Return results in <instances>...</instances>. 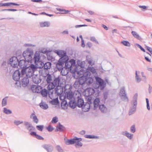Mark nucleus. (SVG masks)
Masks as SVG:
<instances>
[{
    "label": "nucleus",
    "mask_w": 152,
    "mask_h": 152,
    "mask_svg": "<svg viewBox=\"0 0 152 152\" xmlns=\"http://www.w3.org/2000/svg\"><path fill=\"white\" fill-rule=\"evenodd\" d=\"M77 64L81 68L84 67L85 65V62L84 61H81L80 60H78L77 61Z\"/></svg>",
    "instance_id": "nucleus-45"
},
{
    "label": "nucleus",
    "mask_w": 152,
    "mask_h": 152,
    "mask_svg": "<svg viewBox=\"0 0 152 152\" xmlns=\"http://www.w3.org/2000/svg\"><path fill=\"white\" fill-rule=\"evenodd\" d=\"M31 90L33 92L39 93L41 90V87L37 85H33L31 87Z\"/></svg>",
    "instance_id": "nucleus-16"
},
{
    "label": "nucleus",
    "mask_w": 152,
    "mask_h": 152,
    "mask_svg": "<svg viewBox=\"0 0 152 152\" xmlns=\"http://www.w3.org/2000/svg\"><path fill=\"white\" fill-rule=\"evenodd\" d=\"M24 124L28 130L30 131L35 130V128L34 127L29 123L25 121L24 122Z\"/></svg>",
    "instance_id": "nucleus-18"
},
{
    "label": "nucleus",
    "mask_w": 152,
    "mask_h": 152,
    "mask_svg": "<svg viewBox=\"0 0 152 152\" xmlns=\"http://www.w3.org/2000/svg\"><path fill=\"white\" fill-rule=\"evenodd\" d=\"M66 94L67 98L70 100H71L73 97V94L72 92L71 91L68 92Z\"/></svg>",
    "instance_id": "nucleus-41"
},
{
    "label": "nucleus",
    "mask_w": 152,
    "mask_h": 152,
    "mask_svg": "<svg viewBox=\"0 0 152 152\" xmlns=\"http://www.w3.org/2000/svg\"><path fill=\"white\" fill-rule=\"evenodd\" d=\"M50 103L53 104L57 105L58 103V98H56L50 101Z\"/></svg>",
    "instance_id": "nucleus-47"
},
{
    "label": "nucleus",
    "mask_w": 152,
    "mask_h": 152,
    "mask_svg": "<svg viewBox=\"0 0 152 152\" xmlns=\"http://www.w3.org/2000/svg\"><path fill=\"white\" fill-rule=\"evenodd\" d=\"M130 131L132 133H134L135 132V128L134 125H132L130 127Z\"/></svg>",
    "instance_id": "nucleus-59"
},
{
    "label": "nucleus",
    "mask_w": 152,
    "mask_h": 152,
    "mask_svg": "<svg viewBox=\"0 0 152 152\" xmlns=\"http://www.w3.org/2000/svg\"><path fill=\"white\" fill-rule=\"evenodd\" d=\"M99 102L100 100L99 98H96L94 100V110L96 109L98 107Z\"/></svg>",
    "instance_id": "nucleus-32"
},
{
    "label": "nucleus",
    "mask_w": 152,
    "mask_h": 152,
    "mask_svg": "<svg viewBox=\"0 0 152 152\" xmlns=\"http://www.w3.org/2000/svg\"><path fill=\"white\" fill-rule=\"evenodd\" d=\"M146 100L147 104V109L149 110H150V107L149 104V100L147 98H146Z\"/></svg>",
    "instance_id": "nucleus-62"
},
{
    "label": "nucleus",
    "mask_w": 152,
    "mask_h": 152,
    "mask_svg": "<svg viewBox=\"0 0 152 152\" xmlns=\"http://www.w3.org/2000/svg\"><path fill=\"white\" fill-rule=\"evenodd\" d=\"M30 117V118L32 119L33 121L36 124L38 123L39 120L37 116L35 115L34 112L31 114Z\"/></svg>",
    "instance_id": "nucleus-28"
},
{
    "label": "nucleus",
    "mask_w": 152,
    "mask_h": 152,
    "mask_svg": "<svg viewBox=\"0 0 152 152\" xmlns=\"http://www.w3.org/2000/svg\"><path fill=\"white\" fill-rule=\"evenodd\" d=\"M88 63L91 65H93L94 64V61L91 60H87Z\"/></svg>",
    "instance_id": "nucleus-63"
},
{
    "label": "nucleus",
    "mask_w": 152,
    "mask_h": 152,
    "mask_svg": "<svg viewBox=\"0 0 152 152\" xmlns=\"http://www.w3.org/2000/svg\"><path fill=\"white\" fill-rule=\"evenodd\" d=\"M135 79L137 83H139L141 81V79L140 76L138 75L137 71L135 72Z\"/></svg>",
    "instance_id": "nucleus-48"
},
{
    "label": "nucleus",
    "mask_w": 152,
    "mask_h": 152,
    "mask_svg": "<svg viewBox=\"0 0 152 152\" xmlns=\"http://www.w3.org/2000/svg\"><path fill=\"white\" fill-rule=\"evenodd\" d=\"M56 88H55V92L58 95H61L63 93V88L61 86H55Z\"/></svg>",
    "instance_id": "nucleus-17"
},
{
    "label": "nucleus",
    "mask_w": 152,
    "mask_h": 152,
    "mask_svg": "<svg viewBox=\"0 0 152 152\" xmlns=\"http://www.w3.org/2000/svg\"><path fill=\"white\" fill-rule=\"evenodd\" d=\"M40 25L41 27H48L50 26V23L48 21L42 22L40 23Z\"/></svg>",
    "instance_id": "nucleus-36"
},
{
    "label": "nucleus",
    "mask_w": 152,
    "mask_h": 152,
    "mask_svg": "<svg viewBox=\"0 0 152 152\" xmlns=\"http://www.w3.org/2000/svg\"><path fill=\"white\" fill-rule=\"evenodd\" d=\"M126 94L125 90V87L123 86L121 88L120 92V95Z\"/></svg>",
    "instance_id": "nucleus-52"
},
{
    "label": "nucleus",
    "mask_w": 152,
    "mask_h": 152,
    "mask_svg": "<svg viewBox=\"0 0 152 152\" xmlns=\"http://www.w3.org/2000/svg\"><path fill=\"white\" fill-rule=\"evenodd\" d=\"M40 107L42 109L46 110L48 108V104L45 102H42L39 104Z\"/></svg>",
    "instance_id": "nucleus-37"
},
{
    "label": "nucleus",
    "mask_w": 152,
    "mask_h": 152,
    "mask_svg": "<svg viewBox=\"0 0 152 152\" xmlns=\"http://www.w3.org/2000/svg\"><path fill=\"white\" fill-rule=\"evenodd\" d=\"M133 36L135 38L140 40L141 39V37L138 33L136 31H132L131 32Z\"/></svg>",
    "instance_id": "nucleus-35"
},
{
    "label": "nucleus",
    "mask_w": 152,
    "mask_h": 152,
    "mask_svg": "<svg viewBox=\"0 0 152 152\" xmlns=\"http://www.w3.org/2000/svg\"><path fill=\"white\" fill-rule=\"evenodd\" d=\"M33 60L34 61L35 64L37 65L39 64H40L41 62L39 61L40 60V53L39 51H37L35 53Z\"/></svg>",
    "instance_id": "nucleus-11"
},
{
    "label": "nucleus",
    "mask_w": 152,
    "mask_h": 152,
    "mask_svg": "<svg viewBox=\"0 0 152 152\" xmlns=\"http://www.w3.org/2000/svg\"><path fill=\"white\" fill-rule=\"evenodd\" d=\"M30 134L33 136L34 137L40 140H44V138L42 136L37 134L36 132H31Z\"/></svg>",
    "instance_id": "nucleus-30"
},
{
    "label": "nucleus",
    "mask_w": 152,
    "mask_h": 152,
    "mask_svg": "<svg viewBox=\"0 0 152 152\" xmlns=\"http://www.w3.org/2000/svg\"><path fill=\"white\" fill-rule=\"evenodd\" d=\"M9 64L13 67H17L18 66L19 60L17 57L13 56L10 59Z\"/></svg>",
    "instance_id": "nucleus-10"
},
{
    "label": "nucleus",
    "mask_w": 152,
    "mask_h": 152,
    "mask_svg": "<svg viewBox=\"0 0 152 152\" xmlns=\"http://www.w3.org/2000/svg\"><path fill=\"white\" fill-rule=\"evenodd\" d=\"M54 52L56 53L61 58L64 57L65 56L67 57L68 60L69 58L68 56L66 55V53L65 51L61 50H56L54 51Z\"/></svg>",
    "instance_id": "nucleus-12"
},
{
    "label": "nucleus",
    "mask_w": 152,
    "mask_h": 152,
    "mask_svg": "<svg viewBox=\"0 0 152 152\" xmlns=\"http://www.w3.org/2000/svg\"><path fill=\"white\" fill-rule=\"evenodd\" d=\"M76 142L75 137L73 139L65 140V143L67 145L74 144Z\"/></svg>",
    "instance_id": "nucleus-29"
},
{
    "label": "nucleus",
    "mask_w": 152,
    "mask_h": 152,
    "mask_svg": "<svg viewBox=\"0 0 152 152\" xmlns=\"http://www.w3.org/2000/svg\"><path fill=\"white\" fill-rule=\"evenodd\" d=\"M84 101L83 99L81 98L78 99L77 103V106L79 107H81L82 105L84 104Z\"/></svg>",
    "instance_id": "nucleus-33"
},
{
    "label": "nucleus",
    "mask_w": 152,
    "mask_h": 152,
    "mask_svg": "<svg viewBox=\"0 0 152 152\" xmlns=\"http://www.w3.org/2000/svg\"><path fill=\"white\" fill-rule=\"evenodd\" d=\"M94 77L97 84L98 85V86L96 87V88H99L101 90H103L106 86V83L102 79L99 77L95 76Z\"/></svg>",
    "instance_id": "nucleus-9"
},
{
    "label": "nucleus",
    "mask_w": 152,
    "mask_h": 152,
    "mask_svg": "<svg viewBox=\"0 0 152 152\" xmlns=\"http://www.w3.org/2000/svg\"><path fill=\"white\" fill-rule=\"evenodd\" d=\"M90 104L89 102H86L82 105L81 107L82 108V110L84 112L88 111L90 108Z\"/></svg>",
    "instance_id": "nucleus-20"
},
{
    "label": "nucleus",
    "mask_w": 152,
    "mask_h": 152,
    "mask_svg": "<svg viewBox=\"0 0 152 152\" xmlns=\"http://www.w3.org/2000/svg\"><path fill=\"white\" fill-rule=\"evenodd\" d=\"M70 107L73 108H75L76 106V103L74 100H70L69 102Z\"/></svg>",
    "instance_id": "nucleus-34"
},
{
    "label": "nucleus",
    "mask_w": 152,
    "mask_h": 152,
    "mask_svg": "<svg viewBox=\"0 0 152 152\" xmlns=\"http://www.w3.org/2000/svg\"><path fill=\"white\" fill-rule=\"evenodd\" d=\"M56 148L58 152H64L63 151L62 148L59 145H56Z\"/></svg>",
    "instance_id": "nucleus-55"
},
{
    "label": "nucleus",
    "mask_w": 152,
    "mask_h": 152,
    "mask_svg": "<svg viewBox=\"0 0 152 152\" xmlns=\"http://www.w3.org/2000/svg\"><path fill=\"white\" fill-rule=\"evenodd\" d=\"M57 9L58 11H60L61 14H67L69 12L68 10H63L58 8H57Z\"/></svg>",
    "instance_id": "nucleus-53"
},
{
    "label": "nucleus",
    "mask_w": 152,
    "mask_h": 152,
    "mask_svg": "<svg viewBox=\"0 0 152 152\" xmlns=\"http://www.w3.org/2000/svg\"><path fill=\"white\" fill-rule=\"evenodd\" d=\"M80 85H81L80 84L79 81L78 80H76L74 83V86L76 88H77Z\"/></svg>",
    "instance_id": "nucleus-54"
},
{
    "label": "nucleus",
    "mask_w": 152,
    "mask_h": 152,
    "mask_svg": "<svg viewBox=\"0 0 152 152\" xmlns=\"http://www.w3.org/2000/svg\"><path fill=\"white\" fill-rule=\"evenodd\" d=\"M67 102L65 100L62 101L61 103V106L62 108L64 109H66L67 108Z\"/></svg>",
    "instance_id": "nucleus-38"
},
{
    "label": "nucleus",
    "mask_w": 152,
    "mask_h": 152,
    "mask_svg": "<svg viewBox=\"0 0 152 152\" xmlns=\"http://www.w3.org/2000/svg\"><path fill=\"white\" fill-rule=\"evenodd\" d=\"M3 112L7 114H9L12 113V112L11 110L7 109L5 107L4 108Z\"/></svg>",
    "instance_id": "nucleus-50"
},
{
    "label": "nucleus",
    "mask_w": 152,
    "mask_h": 152,
    "mask_svg": "<svg viewBox=\"0 0 152 152\" xmlns=\"http://www.w3.org/2000/svg\"><path fill=\"white\" fill-rule=\"evenodd\" d=\"M8 98V96H6L2 99L1 102L2 107L5 106L7 105Z\"/></svg>",
    "instance_id": "nucleus-42"
},
{
    "label": "nucleus",
    "mask_w": 152,
    "mask_h": 152,
    "mask_svg": "<svg viewBox=\"0 0 152 152\" xmlns=\"http://www.w3.org/2000/svg\"><path fill=\"white\" fill-rule=\"evenodd\" d=\"M90 40L92 42L97 44H99V42L97 41L95 38L94 37H91L90 38Z\"/></svg>",
    "instance_id": "nucleus-57"
},
{
    "label": "nucleus",
    "mask_w": 152,
    "mask_h": 152,
    "mask_svg": "<svg viewBox=\"0 0 152 152\" xmlns=\"http://www.w3.org/2000/svg\"><path fill=\"white\" fill-rule=\"evenodd\" d=\"M43 148L46 149L48 152H52L53 149V146L50 145H45L43 146Z\"/></svg>",
    "instance_id": "nucleus-25"
},
{
    "label": "nucleus",
    "mask_w": 152,
    "mask_h": 152,
    "mask_svg": "<svg viewBox=\"0 0 152 152\" xmlns=\"http://www.w3.org/2000/svg\"><path fill=\"white\" fill-rule=\"evenodd\" d=\"M61 74L62 75L65 76L67 75L68 73L67 69L63 68L61 70Z\"/></svg>",
    "instance_id": "nucleus-43"
},
{
    "label": "nucleus",
    "mask_w": 152,
    "mask_h": 152,
    "mask_svg": "<svg viewBox=\"0 0 152 152\" xmlns=\"http://www.w3.org/2000/svg\"><path fill=\"white\" fill-rule=\"evenodd\" d=\"M88 70L90 71L93 74H97L96 69L93 67L91 66L89 67L88 68Z\"/></svg>",
    "instance_id": "nucleus-49"
},
{
    "label": "nucleus",
    "mask_w": 152,
    "mask_h": 152,
    "mask_svg": "<svg viewBox=\"0 0 152 152\" xmlns=\"http://www.w3.org/2000/svg\"><path fill=\"white\" fill-rule=\"evenodd\" d=\"M64 89V92L65 94L72 91H71L72 86L69 85H66L65 86Z\"/></svg>",
    "instance_id": "nucleus-31"
},
{
    "label": "nucleus",
    "mask_w": 152,
    "mask_h": 152,
    "mask_svg": "<svg viewBox=\"0 0 152 152\" xmlns=\"http://www.w3.org/2000/svg\"><path fill=\"white\" fill-rule=\"evenodd\" d=\"M121 134L123 135L126 136L129 140L132 139L133 136V135L132 134L126 131H122L121 132Z\"/></svg>",
    "instance_id": "nucleus-15"
},
{
    "label": "nucleus",
    "mask_w": 152,
    "mask_h": 152,
    "mask_svg": "<svg viewBox=\"0 0 152 152\" xmlns=\"http://www.w3.org/2000/svg\"><path fill=\"white\" fill-rule=\"evenodd\" d=\"M65 63L66 68L67 69H69L70 72L73 73V75L74 73V72L75 71H77L76 70V67L75 66V61L74 59H71L69 61H68V60L66 61Z\"/></svg>",
    "instance_id": "nucleus-4"
},
{
    "label": "nucleus",
    "mask_w": 152,
    "mask_h": 152,
    "mask_svg": "<svg viewBox=\"0 0 152 152\" xmlns=\"http://www.w3.org/2000/svg\"><path fill=\"white\" fill-rule=\"evenodd\" d=\"M57 129L58 131H63L64 128V127L60 124H59V125L57 127Z\"/></svg>",
    "instance_id": "nucleus-51"
},
{
    "label": "nucleus",
    "mask_w": 152,
    "mask_h": 152,
    "mask_svg": "<svg viewBox=\"0 0 152 152\" xmlns=\"http://www.w3.org/2000/svg\"><path fill=\"white\" fill-rule=\"evenodd\" d=\"M58 121V118L57 117H54L52 121V123H56Z\"/></svg>",
    "instance_id": "nucleus-61"
},
{
    "label": "nucleus",
    "mask_w": 152,
    "mask_h": 152,
    "mask_svg": "<svg viewBox=\"0 0 152 152\" xmlns=\"http://www.w3.org/2000/svg\"><path fill=\"white\" fill-rule=\"evenodd\" d=\"M24 76H21V70L19 69V70H16L14 73L13 75V78L16 82L15 83V85H17V84L18 87V86H20L21 85V83L18 80L20 79V77H23Z\"/></svg>",
    "instance_id": "nucleus-7"
},
{
    "label": "nucleus",
    "mask_w": 152,
    "mask_h": 152,
    "mask_svg": "<svg viewBox=\"0 0 152 152\" xmlns=\"http://www.w3.org/2000/svg\"><path fill=\"white\" fill-rule=\"evenodd\" d=\"M19 4L14 3L8 2L0 3V7L8 6H11V5L19 6Z\"/></svg>",
    "instance_id": "nucleus-27"
},
{
    "label": "nucleus",
    "mask_w": 152,
    "mask_h": 152,
    "mask_svg": "<svg viewBox=\"0 0 152 152\" xmlns=\"http://www.w3.org/2000/svg\"><path fill=\"white\" fill-rule=\"evenodd\" d=\"M80 76L76 79H77L79 78V80H78L80 83L81 85L83 84L84 83H86L85 81V77L84 75V74L82 75H80Z\"/></svg>",
    "instance_id": "nucleus-19"
},
{
    "label": "nucleus",
    "mask_w": 152,
    "mask_h": 152,
    "mask_svg": "<svg viewBox=\"0 0 152 152\" xmlns=\"http://www.w3.org/2000/svg\"><path fill=\"white\" fill-rule=\"evenodd\" d=\"M14 123L17 126H18L20 125V124L23 123V121H20L15 120L14 121Z\"/></svg>",
    "instance_id": "nucleus-58"
},
{
    "label": "nucleus",
    "mask_w": 152,
    "mask_h": 152,
    "mask_svg": "<svg viewBox=\"0 0 152 152\" xmlns=\"http://www.w3.org/2000/svg\"><path fill=\"white\" fill-rule=\"evenodd\" d=\"M32 77L33 82L35 84H38L41 82V80L39 77L38 75H34Z\"/></svg>",
    "instance_id": "nucleus-24"
},
{
    "label": "nucleus",
    "mask_w": 152,
    "mask_h": 152,
    "mask_svg": "<svg viewBox=\"0 0 152 152\" xmlns=\"http://www.w3.org/2000/svg\"><path fill=\"white\" fill-rule=\"evenodd\" d=\"M47 129L48 130V131L51 132L54 129L50 126H49L47 127Z\"/></svg>",
    "instance_id": "nucleus-64"
},
{
    "label": "nucleus",
    "mask_w": 152,
    "mask_h": 152,
    "mask_svg": "<svg viewBox=\"0 0 152 152\" xmlns=\"http://www.w3.org/2000/svg\"><path fill=\"white\" fill-rule=\"evenodd\" d=\"M76 142L75 143V146L77 148H78L80 147H81L83 145L82 143L80 142L82 140L81 138H78L75 137Z\"/></svg>",
    "instance_id": "nucleus-21"
},
{
    "label": "nucleus",
    "mask_w": 152,
    "mask_h": 152,
    "mask_svg": "<svg viewBox=\"0 0 152 152\" xmlns=\"http://www.w3.org/2000/svg\"><path fill=\"white\" fill-rule=\"evenodd\" d=\"M29 83V81L27 77H24L22 79L21 82L22 85L24 87L28 85Z\"/></svg>",
    "instance_id": "nucleus-26"
},
{
    "label": "nucleus",
    "mask_w": 152,
    "mask_h": 152,
    "mask_svg": "<svg viewBox=\"0 0 152 152\" xmlns=\"http://www.w3.org/2000/svg\"><path fill=\"white\" fill-rule=\"evenodd\" d=\"M121 99L126 102H128L129 101V99L127 97L126 94L120 95Z\"/></svg>",
    "instance_id": "nucleus-40"
},
{
    "label": "nucleus",
    "mask_w": 152,
    "mask_h": 152,
    "mask_svg": "<svg viewBox=\"0 0 152 152\" xmlns=\"http://www.w3.org/2000/svg\"><path fill=\"white\" fill-rule=\"evenodd\" d=\"M68 61V59L67 57L60 58L58 63L56 64V67L59 71H61L63 69L64 65L66 61Z\"/></svg>",
    "instance_id": "nucleus-8"
},
{
    "label": "nucleus",
    "mask_w": 152,
    "mask_h": 152,
    "mask_svg": "<svg viewBox=\"0 0 152 152\" xmlns=\"http://www.w3.org/2000/svg\"><path fill=\"white\" fill-rule=\"evenodd\" d=\"M43 127L44 126L43 125H39L37 126H36V128L38 130L41 131H42Z\"/></svg>",
    "instance_id": "nucleus-60"
},
{
    "label": "nucleus",
    "mask_w": 152,
    "mask_h": 152,
    "mask_svg": "<svg viewBox=\"0 0 152 152\" xmlns=\"http://www.w3.org/2000/svg\"><path fill=\"white\" fill-rule=\"evenodd\" d=\"M40 92L42 95L43 97H46L48 92V91L45 89H43L42 90H41Z\"/></svg>",
    "instance_id": "nucleus-46"
},
{
    "label": "nucleus",
    "mask_w": 152,
    "mask_h": 152,
    "mask_svg": "<svg viewBox=\"0 0 152 152\" xmlns=\"http://www.w3.org/2000/svg\"><path fill=\"white\" fill-rule=\"evenodd\" d=\"M46 81L48 84V89L49 90H51L53 89L55 86H58L59 84V83L60 79L59 77L55 78L53 81H52V77L50 74H48L46 76Z\"/></svg>",
    "instance_id": "nucleus-2"
},
{
    "label": "nucleus",
    "mask_w": 152,
    "mask_h": 152,
    "mask_svg": "<svg viewBox=\"0 0 152 152\" xmlns=\"http://www.w3.org/2000/svg\"><path fill=\"white\" fill-rule=\"evenodd\" d=\"M121 43L123 44L124 45L126 46H130V44L129 42L127 41H122Z\"/></svg>",
    "instance_id": "nucleus-56"
},
{
    "label": "nucleus",
    "mask_w": 152,
    "mask_h": 152,
    "mask_svg": "<svg viewBox=\"0 0 152 152\" xmlns=\"http://www.w3.org/2000/svg\"><path fill=\"white\" fill-rule=\"evenodd\" d=\"M94 90L91 88H87L85 90L86 95L87 96H91L94 93Z\"/></svg>",
    "instance_id": "nucleus-14"
},
{
    "label": "nucleus",
    "mask_w": 152,
    "mask_h": 152,
    "mask_svg": "<svg viewBox=\"0 0 152 152\" xmlns=\"http://www.w3.org/2000/svg\"><path fill=\"white\" fill-rule=\"evenodd\" d=\"M29 62H28L25 60H21L19 61L18 66L22 69H25L26 67H27L28 66L27 64Z\"/></svg>",
    "instance_id": "nucleus-13"
},
{
    "label": "nucleus",
    "mask_w": 152,
    "mask_h": 152,
    "mask_svg": "<svg viewBox=\"0 0 152 152\" xmlns=\"http://www.w3.org/2000/svg\"><path fill=\"white\" fill-rule=\"evenodd\" d=\"M137 97L138 94L137 93L135 94L133 96L132 103V105L130 108L129 112V115H131L134 113L136 110V106L137 104Z\"/></svg>",
    "instance_id": "nucleus-6"
},
{
    "label": "nucleus",
    "mask_w": 152,
    "mask_h": 152,
    "mask_svg": "<svg viewBox=\"0 0 152 152\" xmlns=\"http://www.w3.org/2000/svg\"><path fill=\"white\" fill-rule=\"evenodd\" d=\"M85 137L86 138L89 139H99V137L98 136L91 135H85Z\"/></svg>",
    "instance_id": "nucleus-44"
},
{
    "label": "nucleus",
    "mask_w": 152,
    "mask_h": 152,
    "mask_svg": "<svg viewBox=\"0 0 152 152\" xmlns=\"http://www.w3.org/2000/svg\"><path fill=\"white\" fill-rule=\"evenodd\" d=\"M42 64L40 66H39L41 68L42 67H44V68L46 69H50L51 66V63L49 62H47L44 64L42 62H41L40 64Z\"/></svg>",
    "instance_id": "nucleus-23"
},
{
    "label": "nucleus",
    "mask_w": 152,
    "mask_h": 152,
    "mask_svg": "<svg viewBox=\"0 0 152 152\" xmlns=\"http://www.w3.org/2000/svg\"><path fill=\"white\" fill-rule=\"evenodd\" d=\"M99 107L101 111L103 112H106L107 110V108L104 104L99 105Z\"/></svg>",
    "instance_id": "nucleus-39"
},
{
    "label": "nucleus",
    "mask_w": 152,
    "mask_h": 152,
    "mask_svg": "<svg viewBox=\"0 0 152 152\" xmlns=\"http://www.w3.org/2000/svg\"><path fill=\"white\" fill-rule=\"evenodd\" d=\"M36 66L33 64H31L24 69H21V76H24L26 75L27 78H30L33 76L34 72L36 70Z\"/></svg>",
    "instance_id": "nucleus-3"
},
{
    "label": "nucleus",
    "mask_w": 152,
    "mask_h": 152,
    "mask_svg": "<svg viewBox=\"0 0 152 152\" xmlns=\"http://www.w3.org/2000/svg\"><path fill=\"white\" fill-rule=\"evenodd\" d=\"M73 74V77L75 78H77L80 76V75L83 74L85 76V78L86 83L88 85H90L93 82V79L91 77H90L91 73L90 72L87 70L85 71L83 69H81L80 71H75L74 72Z\"/></svg>",
    "instance_id": "nucleus-1"
},
{
    "label": "nucleus",
    "mask_w": 152,
    "mask_h": 152,
    "mask_svg": "<svg viewBox=\"0 0 152 152\" xmlns=\"http://www.w3.org/2000/svg\"><path fill=\"white\" fill-rule=\"evenodd\" d=\"M34 54V52L32 50L28 48L24 51L23 53V55L25 60L28 62H31L32 60V56Z\"/></svg>",
    "instance_id": "nucleus-5"
},
{
    "label": "nucleus",
    "mask_w": 152,
    "mask_h": 152,
    "mask_svg": "<svg viewBox=\"0 0 152 152\" xmlns=\"http://www.w3.org/2000/svg\"><path fill=\"white\" fill-rule=\"evenodd\" d=\"M9 65L8 61H3L1 64V69L5 70L8 67Z\"/></svg>",
    "instance_id": "nucleus-22"
}]
</instances>
